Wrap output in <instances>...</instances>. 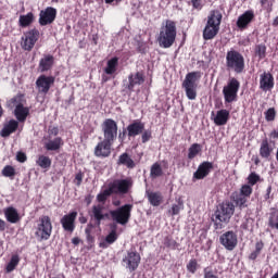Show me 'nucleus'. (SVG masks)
Wrapping results in <instances>:
<instances>
[{"mask_svg": "<svg viewBox=\"0 0 278 278\" xmlns=\"http://www.w3.org/2000/svg\"><path fill=\"white\" fill-rule=\"evenodd\" d=\"M177 39V23L166 20L160 30L157 42L163 49H170Z\"/></svg>", "mask_w": 278, "mask_h": 278, "instance_id": "1", "label": "nucleus"}, {"mask_svg": "<svg viewBox=\"0 0 278 278\" xmlns=\"http://www.w3.org/2000/svg\"><path fill=\"white\" fill-rule=\"evenodd\" d=\"M222 21L223 14H220V11H211L203 30V38L205 40H214L218 36Z\"/></svg>", "mask_w": 278, "mask_h": 278, "instance_id": "2", "label": "nucleus"}, {"mask_svg": "<svg viewBox=\"0 0 278 278\" xmlns=\"http://www.w3.org/2000/svg\"><path fill=\"white\" fill-rule=\"evenodd\" d=\"M236 212V206L233 203L229 201L223 202L217 211L215 212V225L217 226V229L223 228V224L227 225L229 220H231V217L233 216V213Z\"/></svg>", "mask_w": 278, "mask_h": 278, "instance_id": "3", "label": "nucleus"}, {"mask_svg": "<svg viewBox=\"0 0 278 278\" xmlns=\"http://www.w3.org/2000/svg\"><path fill=\"white\" fill-rule=\"evenodd\" d=\"M201 79V72H190L186 75L182 81V88L185 89L186 96L189 101L197 99L198 81Z\"/></svg>", "mask_w": 278, "mask_h": 278, "instance_id": "4", "label": "nucleus"}, {"mask_svg": "<svg viewBox=\"0 0 278 278\" xmlns=\"http://www.w3.org/2000/svg\"><path fill=\"white\" fill-rule=\"evenodd\" d=\"M51 233H53L51 217L43 215L37 222L35 236L40 242H42V240H49V238H51Z\"/></svg>", "mask_w": 278, "mask_h": 278, "instance_id": "5", "label": "nucleus"}, {"mask_svg": "<svg viewBox=\"0 0 278 278\" xmlns=\"http://www.w3.org/2000/svg\"><path fill=\"white\" fill-rule=\"evenodd\" d=\"M226 66L228 71H235V73H242L244 71V56L236 50L227 52Z\"/></svg>", "mask_w": 278, "mask_h": 278, "instance_id": "6", "label": "nucleus"}, {"mask_svg": "<svg viewBox=\"0 0 278 278\" xmlns=\"http://www.w3.org/2000/svg\"><path fill=\"white\" fill-rule=\"evenodd\" d=\"M131 210H134V205L125 204L117 210L110 211L111 217L118 225H127L129 223V218H131Z\"/></svg>", "mask_w": 278, "mask_h": 278, "instance_id": "7", "label": "nucleus"}, {"mask_svg": "<svg viewBox=\"0 0 278 278\" xmlns=\"http://www.w3.org/2000/svg\"><path fill=\"white\" fill-rule=\"evenodd\" d=\"M238 90H240V81L236 78H231L223 88L225 103H233V101H237Z\"/></svg>", "mask_w": 278, "mask_h": 278, "instance_id": "8", "label": "nucleus"}, {"mask_svg": "<svg viewBox=\"0 0 278 278\" xmlns=\"http://www.w3.org/2000/svg\"><path fill=\"white\" fill-rule=\"evenodd\" d=\"M40 39V31L36 28H33L22 36L21 39V47L24 51H31L34 47H36V43Z\"/></svg>", "mask_w": 278, "mask_h": 278, "instance_id": "9", "label": "nucleus"}, {"mask_svg": "<svg viewBox=\"0 0 278 278\" xmlns=\"http://www.w3.org/2000/svg\"><path fill=\"white\" fill-rule=\"evenodd\" d=\"M102 131L104 140L108 142H114L118 136V124L112 118H108L102 123Z\"/></svg>", "mask_w": 278, "mask_h": 278, "instance_id": "10", "label": "nucleus"}, {"mask_svg": "<svg viewBox=\"0 0 278 278\" xmlns=\"http://www.w3.org/2000/svg\"><path fill=\"white\" fill-rule=\"evenodd\" d=\"M10 105L15 108L14 114L20 123H23L29 116V108L23 106V96H16L15 98L11 99Z\"/></svg>", "mask_w": 278, "mask_h": 278, "instance_id": "11", "label": "nucleus"}, {"mask_svg": "<svg viewBox=\"0 0 278 278\" xmlns=\"http://www.w3.org/2000/svg\"><path fill=\"white\" fill-rule=\"evenodd\" d=\"M131 186H132V182L130 178L115 179L109 184V189L111 190L112 194H127Z\"/></svg>", "mask_w": 278, "mask_h": 278, "instance_id": "12", "label": "nucleus"}, {"mask_svg": "<svg viewBox=\"0 0 278 278\" xmlns=\"http://www.w3.org/2000/svg\"><path fill=\"white\" fill-rule=\"evenodd\" d=\"M141 260L142 257L140 256V253H138L136 250H130L123 257V264L130 273H134L135 270H138Z\"/></svg>", "mask_w": 278, "mask_h": 278, "instance_id": "13", "label": "nucleus"}, {"mask_svg": "<svg viewBox=\"0 0 278 278\" xmlns=\"http://www.w3.org/2000/svg\"><path fill=\"white\" fill-rule=\"evenodd\" d=\"M219 242L226 251H233L238 247V235L232 230L226 231L219 237Z\"/></svg>", "mask_w": 278, "mask_h": 278, "instance_id": "14", "label": "nucleus"}, {"mask_svg": "<svg viewBox=\"0 0 278 278\" xmlns=\"http://www.w3.org/2000/svg\"><path fill=\"white\" fill-rule=\"evenodd\" d=\"M53 84H55V77L53 76L40 75L36 80L38 92H42L43 94H47L51 90Z\"/></svg>", "mask_w": 278, "mask_h": 278, "instance_id": "15", "label": "nucleus"}, {"mask_svg": "<svg viewBox=\"0 0 278 278\" xmlns=\"http://www.w3.org/2000/svg\"><path fill=\"white\" fill-rule=\"evenodd\" d=\"M55 16H58V10L53 7H48L45 10L40 11L39 14V25L45 27L46 25H51L53 21H55Z\"/></svg>", "mask_w": 278, "mask_h": 278, "instance_id": "16", "label": "nucleus"}, {"mask_svg": "<svg viewBox=\"0 0 278 278\" xmlns=\"http://www.w3.org/2000/svg\"><path fill=\"white\" fill-rule=\"evenodd\" d=\"M112 144H114V142L108 141L106 139L99 142L94 148L96 157H110L112 153Z\"/></svg>", "mask_w": 278, "mask_h": 278, "instance_id": "17", "label": "nucleus"}, {"mask_svg": "<svg viewBox=\"0 0 278 278\" xmlns=\"http://www.w3.org/2000/svg\"><path fill=\"white\" fill-rule=\"evenodd\" d=\"M253 18H255V12H253V10L245 11L238 17L237 27L241 29V31L247 29V27L253 23Z\"/></svg>", "mask_w": 278, "mask_h": 278, "instance_id": "18", "label": "nucleus"}, {"mask_svg": "<svg viewBox=\"0 0 278 278\" xmlns=\"http://www.w3.org/2000/svg\"><path fill=\"white\" fill-rule=\"evenodd\" d=\"M260 88L264 92H268V90H273V88H275V77H273V74L266 72L261 74Z\"/></svg>", "mask_w": 278, "mask_h": 278, "instance_id": "19", "label": "nucleus"}, {"mask_svg": "<svg viewBox=\"0 0 278 278\" xmlns=\"http://www.w3.org/2000/svg\"><path fill=\"white\" fill-rule=\"evenodd\" d=\"M77 219V212H71L61 218V225L65 231L73 233L75 231V220Z\"/></svg>", "mask_w": 278, "mask_h": 278, "instance_id": "20", "label": "nucleus"}, {"mask_svg": "<svg viewBox=\"0 0 278 278\" xmlns=\"http://www.w3.org/2000/svg\"><path fill=\"white\" fill-rule=\"evenodd\" d=\"M105 206L103 204H94L91 208L90 216L94 218L97 222V226H101V220H105L108 218V213H104Z\"/></svg>", "mask_w": 278, "mask_h": 278, "instance_id": "21", "label": "nucleus"}, {"mask_svg": "<svg viewBox=\"0 0 278 278\" xmlns=\"http://www.w3.org/2000/svg\"><path fill=\"white\" fill-rule=\"evenodd\" d=\"M214 168V165L210 162H203L193 174L194 179H205L210 175V170Z\"/></svg>", "mask_w": 278, "mask_h": 278, "instance_id": "22", "label": "nucleus"}, {"mask_svg": "<svg viewBox=\"0 0 278 278\" xmlns=\"http://www.w3.org/2000/svg\"><path fill=\"white\" fill-rule=\"evenodd\" d=\"M127 131L129 138H136V136H140V134L144 131V123L140 121H135L127 126Z\"/></svg>", "mask_w": 278, "mask_h": 278, "instance_id": "23", "label": "nucleus"}, {"mask_svg": "<svg viewBox=\"0 0 278 278\" xmlns=\"http://www.w3.org/2000/svg\"><path fill=\"white\" fill-rule=\"evenodd\" d=\"M144 84V74L137 72L128 76V90H134L135 86H142Z\"/></svg>", "mask_w": 278, "mask_h": 278, "instance_id": "24", "label": "nucleus"}, {"mask_svg": "<svg viewBox=\"0 0 278 278\" xmlns=\"http://www.w3.org/2000/svg\"><path fill=\"white\" fill-rule=\"evenodd\" d=\"M229 111L222 109L217 111L216 115L214 116V124L217 125V127H222L223 125L229 122Z\"/></svg>", "mask_w": 278, "mask_h": 278, "instance_id": "25", "label": "nucleus"}, {"mask_svg": "<svg viewBox=\"0 0 278 278\" xmlns=\"http://www.w3.org/2000/svg\"><path fill=\"white\" fill-rule=\"evenodd\" d=\"M55 59L51 54L45 55L39 62V71L41 73H47V71H51L53 68V64Z\"/></svg>", "mask_w": 278, "mask_h": 278, "instance_id": "26", "label": "nucleus"}, {"mask_svg": "<svg viewBox=\"0 0 278 278\" xmlns=\"http://www.w3.org/2000/svg\"><path fill=\"white\" fill-rule=\"evenodd\" d=\"M4 216L8 223H12L13 225L21 220V215L14 206L4 208Z\"/></svg>", "mask_w": 278, "mask_h": 278, "instance_id": "27", "label": "nucleus"}, {"mask_svg": "<svg viewBox=\"0 0 278 278\" xmlns=\"http://www.w3.org/2000/svg\"><path fill=\"white\" fill-rule=\"evenodd\" d=\"M117 164L118 166H126V168H136V162H134V159L127 153L119 155Z\"/></svg>", "mask_w": 278, "mask_h": 278, "instance_id": "28", "label": "nucleus"}, {"mask_svg": "<svg viewBox=\"0 0 278 278\" xmlns=\"http://www.w3.org/2000/svg\"><path fill=\"white\" fill-rule=\"evenodd\" d=\"M18 129V122L11 119L1 130L2 138H8L10 134H14Z\"/></svg>", "mask_w": 278, "mask_h": 278, "instance_id": "29", "label": "nucleus"}, {"mask_svg": "<svg viewBox=\"0 0 278 278\" xmlns=\"http://www.w3.org/2000/svg\"><path fill=\"white\" fill-rule=\"evenodd\" d=\"M116 71H118V58L114 56L106 62V66L104 67V73L106 75H114Z\"/></svg>", "mask_w": 278, "mask_h": 278, "instance_id": "30", "label": "nucleus"}, {"mask_svg": "<svg viewBox=\"0 0 278 278\" xmlns=\"http://www.w3.org/2000/svg\"><path fill=\"white\" fill-rule=\"evenodd\" d=\"M47 151H59L60 148L64 147V140L61 137H56L45 143Z\"/></svg>", "mask_w": 278, "mask_h": 278, "instance_id": "31", "label": "nucleus"}, {"mask_svg": "<svg viewBox=\"0 0 278 278\" xmlns=\"http://www.w3.org/2000/svg\"><path fill=\"white\" fill-rule=\"evenodd\" d=\"M148 201L153 207H157L162 204L163 198L160 192H148Z\"/></svg>", "mask_w": 278, "mask_h": 278, "instance_id": "32", "label": "nucleus"}, {"mask_svg": "<svg viewBox=\"0 0 278 278\" xmlns=\"http://www.w3.org/2000/svg\"><path fill=\"white\" fill-rule=\"evenodd\" d=\"M36 164L43 169L51 168V157L41 154L37 157Z\"/></svg>", "mask_w": 278, "mask_h": 278, "instance_id": "33", "label": "nucleus"}, {"mask_svg": "<svg viewBox=\"0 0 278 278\" xmlns=\"http://www.w3.org/2000/svg\"><path fill=\"white\" fill-rule=\"evenodd\" d=\"M34 23V13H27L26 15H21L18 20L20 27H29Z\"/></svg>", "mask_w": 278, "mask_h": 278, "instance_id": "34", "label": "nucleus"}, {"mask_svg": "<svg viewBox=\"0 0 278 278\" xmlns=\"http://www.w3.org/2000/svg\"><path fill=\"white\" fill-rule=\"evenodd\" d=\"M20 262H21V257H18V254L12 255L10 262L7 264V267H5L7 273H12L13 270H15Z\"/></svg>", "mask_w": 278, "mask_h": 278, "instance_id": "35", "label": "nucleus"}, {"mask_svg": "<svg viewBox=\"0 0 278 278\" xmlns=\"http://www.w3.org/2000/svg\"><path fill=\"white\" fill-rule=\"evenodd\" d=\"M270 146H268V139H264L261 143L260 155L261 157H270Z\"/></svg>", "mask_w": 278, "mask_h": 278, "instance_id": "36", "label": "nucleus"}, {"mask_svg": "<svg viewBox=\"0 0 278 278\" xmlns=\"http://www.w3.org/2000/svg\"><path fill=\"white\" fill-rule=\"evenodd\" d=\"M162 165H160V163H154L150 169V177H152V179H157V177H162Z\"/></svg>", "mask_w": 278, "mask_h": 278, "instance_id": "37", "label": "nucleus"}, {"mask_svg": "<svg viewBox=\"0 0 278 278\" xmlns=\"http://www.w3.org/2000/svg\"><path fill=\"white\" fill-rule=\"evenodd\" d=\"M232 201L242 210L243 207H247V202L249 201V198L247 195H242L241 193L239 195H233Z\"/></svg>", "mask_w": 278, "mask_h": 278, "instance_id": "38", "label": "nucleus"}, {"mask_svg": "<svg viewBox=\"0 0 278 278\" xmlns=\"http://www.w3.org/2000/svg\"><path fill=\"white\" fill-rule=\"evenodd\" d=\"M201 153V144L193 143L189 148L188 157L189 160H194L195 156H198Z\"/></svg>", "mask_w": 278, "mask_h": 278, "instance_id": "39", "label": "nucleus"}, {"mask_svg": "<svg viewBox=\"0 0 278 278\" xmlns=\"http://www.w3.org/2000/svg\"><path fill=\"white\" fill-rule=\"evenodd\" d=\"M269 227H271V229L278 230V211H275L270 214Z\"/></svg>", "mask_w": 278, "mask_h": 278, "instance_id": "40", "label": "nucleus"}, {"mask_svg": "<svg viewBox=\"0 0 278 278\" xmlns=\"http://www.w3.org/2000/svg\"><path fill=\"white\" fill-rule=\"evenodd\" d=\"M15 175H16V169H14V167H12V165H7L2 169V176L3 177H11V178H13Z\"/></svg>", "mask_w": 278, "mask_h": 278, "instance_id": "41", "label": "nucleus"}, {"mask_svg": "<svg viewBox=\"0 0 278 278\" xmlns=\"http://www.w3.org/2000/svg\"><path fill=\"white\" fill-rule=\"evenodd\" d=\"M112 191L110 190V188H108L97 195V201L99 203H105V201H108V197H110Z\"/></svg>", "mask_w": 278, "mask_h": 278, "instance_id": "42", "label": "nucleus"}, {"mask_svg": "<svg viewBox=\"0 0 278 278\" xmlns=\"http://www.w3.org/2000/svg\"><path fill=\"white\" fill-rule=\"evenodd\" d=\"M240 194L249 199L253 194V188L250 185H243L240 189Z\"/></svg>", "mask_w": 278, "mask_h": 278, "instance_id": "43", "label": "nucleus"}, {"mask_svg": "<svg viewBox=\"0 0 278 278\" xmlns=\"http://www.w3.org/2000/svg\"><path fill=\"white\" fill-rule=\"evenodd\" d=\"M260 181V176L255 173H251L248 177V184L250 187L255 186Z\"/></svg>", "mask_w": 278, "mask_h": 278, "instance_id": "44", "label": "nucleus"}, {"mask_svg": "<svg viewBox=\"0 0 278 278\" xmlns=\"http://www.w3.org/2000/svg\"><path fill=\"white\" fill-rule=\"evenodd\" d=\"M256 55H258L260 60H264L266 58V46H256Z\"/></svg>", "mask_w": 278, "mask_h": 278, "instance_id": "45", "label": "nucleus"}, {"mask_svg": "<svg viewBox=\"0 0 278 278\" xmlns=\"http://www.w3.org/2000/svg\"><path fill=\"white\" fill-rule=\"evenodd\" d=\"M199 264L197 263V260H190L189 263L187 264V270L189 273H197V268H198Z\"/></svg>", "mask_w": 278, "mask_h": 278, "instance_id": "46", "label": "nucleus"}, {"mask_svg": "<svg viewBox=\"0 0 278 278\" xmlns=\"http://www.w3.org/2000/svg\"><path fill=\"white\" fill-rule=\"evenodd\" d=\"M109 244H114L115 240H118V235H116V230H112L105 238Z\"/></svg>", "mask_w": 278, "mask_h": 278, "instance_id": "47", "label": "nucleus"}, {"mask_svg": "<svg viewBox=\"0 0 278 278\" xmlns=\"http://www.w3.org/2000/svg\"><path fill=\"white\" fill-rule=\"evenodd\" d=\"M261 5L267 12H273V0H261Z\"/></svg>", "mask_w": 278, "mask_h": 278, "instance_id": "48", "label": "nucleus"}, {"mask_svg": "<svg viewBox=\"0 0 278 278\" xmlns=\"http://www.w3.org/2000/svg\"><path fill=\"white\" fill-rule=\"evenodd\" d=\"M276 112H275V109H268L267 112H265V118L266 121H273L276 116Z\"/></svg>", "mask_w": 278, "mask_h": 278, "instance_id": "49", "label": "nucleus"}, {"mask_svg": "<svg viewBox=\"0 0 278 278\" xmlns=\"http://www.w3.org/2000/svg\"><path fill=\"white\" fill-rule=\"evenodd\" d=\"M141 140L143 143L149 142L151 140V130L143 131L141 136Z\"/></svg>", "mask_w": 278, "mask_h": 278, "instance_id": "50", "label": "nucleus"}, {"mask_svg": "<svg viewBox=\"0 0 278 278\" xmlns=\"http://www.w3.org/2000/svg\"><path fill=\"white\" fill-rule=\"evenodd\" d=\"M16 160L23 164L24 162H27V155L23 152H18L16 154Z\"/></svg>", "mask_w": 278, "mask_h": 278, "instance_id": "51", "label": "nucleus"}, {"mask_svg": "<svg viewBox=\"0 0 278 278\" xmlns=\"http://www.w3.org/2000/svg\"><path fill=\"white\" fill-rule=\"evenodd\" d=\"M92 228H93L92 224H89L85 229L87 240H92V236L90 235L92 233Z\"/></svg>", "mask_w": 278, "mask_h": 278, "instance_id": "52", "label": "nucleus"}, {"mask_svg": "<svg viewBox=\"0 0 278 278\" xmlns=\"http://www.w3.org/2000/svg\"><path fill=\"white\" fill-rule=\"evenodd\" d=\"M179 212H181V206L177 205V204H174L172 206V214H173V216H177V214H179Z\"/></svg>", "mask_w": 278, "mask_h": 278, "instance_id": "53", "label": "nucleus"}, {"mask_svg": "<svg viewBox=\"0 0 278 278\" xmlns=\"http://www.w3.org/2000/svg\"><path fill=\"white\" fill-rule=\"evenodd\" d=\"M262 249H264V242L257 241L255 244V252L256 253H262Z\"/></svg>", "mask_w": 278, "mask_h": 278, "instance_id": "54", "label": "nucleus"}, {"mask_svg": "<svg viewBox=\"0 0 278 278\" xmlns=\"http://www.w3.org/2000/svg\"><path fill=\"white\" fill-rule=\"evenodd\" d=\"M166 247L169 249H175V247H177V242L175 240H167Z\"/></svg>", "mask_w": 278, "mask_h": 278, "instance_id": "55", "label": "nucleus"}, {"mask_svg": "<svg viewBox=\"0 0 278 278\" xmlns=\"http://www.w3.org/2000/svg\"><path fill=\"white\" fill-rule=\"evenodd\" d=\"M99 247H100V249H108L110 247V243L108 242L106 239H104L103 241H101L99 243Z\"/></svg>", "mask_w": 278, "mask_h": 278, "instance_id": "56", "label": "nucleus"}, {"mask_svg": "<svg viewBox=\"0 0 278 278\" xmlns=\"http://www.w3.org/2000/svg\"><path fill=\"white\" fill-rule=\"evenodd\" d=\"M191 3L195 9L201 8V0H191Z\"/></svg>", "mask_w": 278, "mask_h": 278, "instance_id": "57", "label": "nucleus"}, {"mask_svg": "<svg viewBox=\"0 0 278 278\" xmlns=\"http://www.w3.org/2000/svg\"><path fill=\"white\" fill-rule=\"evenodd\" d=\"M204 277L205 278H218L216 275H214L213 271H205Z\"/></svg>", "mask_w": 278, "mask_h": 278, "instance_id": "58", "label": "nucleus"}, {"mask_svg": "<svg viewBox=\"0 0 278 278\" xmlns=\"http://www.w3.org/2000/svg\"><path fill=\"white\" fill-rule=\"evenodd\" d=\"M258 255H260V252H252L251 254H250V260H257V257H258Z\"/></svg>", "mask_w": 278, "mask_h": 278, "instance_id": "59", "label": "nucleus"}, {"mask_svg": "<svg viewBox=\"0 0 278 278\" xmlns=\"http://www.w3.org/2000/svg\"><path fill=\"white\" fill-rule=\"evenodd\" d=\"M0 231H5V220L0 218Z\"/></svg>", "mask_w": 278, "mask_h": 278, "instance_id": "60", "label": "nucleus"}, {"mask_svg": "<svg viewBox=\"0 0 278 278\" xmlns=\"http://www.w3.org/2000/svg\"><path fill=\"white\" fill-rule=\"evenodd\" d=\"M75 179H76V181H78L77 185L80 186L81 179H83L81 174H77Z\"/></svg>", "mask_w": 278, "mask_h": 278, "instance_id": "61", "label": "nucleus"}, {"mask_svg": "<svg viewBox=\"0 0 278 278\" xmlns=\"http://www.w3.org/2000/svg\"><path fill=\"white\" fill-rule=\"evenodd\" d=\"M72 242H73L75 245H77V244H79V242H81V240H80L78 237H75V238L72 239Z\"/></svg>", "mask_w": 278, "mask_h": 278, "instance_id": "62", "label": "nucleus"}, {"mask_svg": "<svg viewBox=\"0 0 278 278\" xmlns=\"http://www.w3.org/2000/svg\"><path fill=\"white\" fill-rule=\"evenodd\" d=\"M270 138H278V130H273L270 132Z\"/></svg>", "mask_w": 278, "mask_h": 278, "instance_id": "63", "label": "nucleus"}, {"mask_svg": "<svg viewBox=\"0 0 278 278\" xmlns=\"http://www.w3.org/2000/svg\"><path fill=\"white\" fill-rule=\"evenodd\" d=\"M273 26L278 27V16L276 18H274Z\"/></svg>", "mask_w": 278, "mask_h": 278, "instance_id": "64", "label": "nucleus"}]
</instances>
